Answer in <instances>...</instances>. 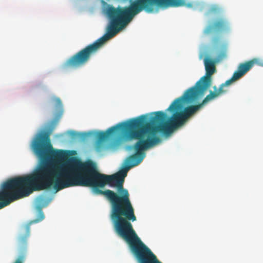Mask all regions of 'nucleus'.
Masks as SVG:
<instances>
[{"label":"nucleus","instance_id":"obj_7","mask_svg":"<svg viewBox=\"0 0 263 263\" xmlns=\"http://www.w3.org/2000/svg\"><path fill=\"white\" fill-rule=\"evenodd\" d=\"M55 105V108L57 110L59 111H62V103L61 102V100L59 98H55L53 99Z\"/></svg>","mask_w":263,"mask_h":263},{"label":"nucleus","instance_id":"obj_6","mask_svg":"<svg viewBox=\"0 0 263 263\" xmlns=\"http://www.w3.org/2000/svg\"><path fill=\"white\" fill-rule=\"evenodd\" d=\"M227 56V49L226 47L222 46L221 50L220 52L217 54L216 58V61L218 62L221 60H222L223 59H224Z\"/></svg>","mask_w":263,"mask_h":263},{"label":"nucleus","instance_id":"obj_10","mask_svg":"<svg viewBox=\"0 0 263 263\" xmlns=\"http://www.w3.org/2000/svg\"><path fill=\"white\" fill-rule=\"evenodd\" d=\"M44 201V199L42 198H39L38 199H37V202L39 203L40 204H41L42 203V202Z\"/></svg>","mask_w":263,"mask_h":263},{"label":"nucleus","instance_id":"obj_1","mask_svg":"<svg viewBox=\"0 0 263 263\" xmlns=\"http://www.w3.org/2000/svg\"><path fill=\"white\" fill-rule=\"evenodd\" d=\"M166 118L165 112L158 111L119 123L105 132L97 133L96 137L100 142L117 133L127 139L138 140L133 145L136 153L127 158L122 170L111 175L99 173L97 164L91 160L61 162L64 152L53 149L50 133L37 134L31 148L41 164L32 174L10 179L2 184L0 209L28 196L34 191L49 189L52 186L56 192L71 186L92 187L94 194L103 195L109 201L110 218L117 234L123 239H140L130 222L136 221V217L123 183L128 171L139 165L145 157L144 151L160 142L158 132L168 135L173 131L168 121H164Z\"/></svg>","mask_w":263,"mask_h":263},{"label":"nucleus","instance_id":"obj_4","mask_svg":"<svg viewBox=\"0 0 263 263\" xmlns=\"http://www.w3.org/2000/svg\"><path fill=\"white\" fill-rule=\"evenodd\" d=\"M44 214L41 208H39L38 217L34 220L31 221L23 226L21 230L20 234L17 238V246L19 256L14 263H24L27 247V240L30 235V225L42 221L44 219Z\"/></svg>","mask_w":263,"mask_h":263},{"label":"nucleus","instance_id":"obj_2","mask_svg":"<svg viewBox=\"0 0 263 263\" xmlns=\"http://www.w3.org/2000/svg\"><path fill=\"white\" fill-rule=\"evenodd\" d=\"M204 62L205 76L202 77L195 86L187 89L182 96L176 98L166 109V111L173 113L167 121L173 130L183 126L191 117L201 109L208 102L226 93L227 90L224 89V87L243 77L252 68L255 63L253 60L240 63L231 78L221 84L219 88L214 86V91L210 90V94L206 96L201 103L184 107L185 103L190 104L195 102L211 85V76L216 70L215 62L207 58L204 59Z\"/></svg>","mask_w":263,"mask_h":263},{"label":"nucleus","instance_id":"obj_9","mask_svg":"<svg viewBox=\"0 0 263 263\" xmlns=\"http://www.w3.org/2000/svg\"><path fill=\"white\" fill-rule=\"evenodd\" d=\"M219 43V40L218 38H214L212 40V45L214 48L216 49L217 45Z\"/></svg>","mask_w":263,"mask_h":263},{"label":"nucleus","instance_id":"obj_5","mask_svg":"<svg viewBox=\"0 0 263 263\" xmlns=\"http://www.w3.org/2000/svg\"><path fill=\"white\" fill-rule=\"evenodd\" d=\"M230 29L229 22L225 18H220L216 20L213 25L207 26L204 30V33L209 34L214 32L217 33L227 32Z\"/></svg>","mask_w":263,"mask_h":263},{"label":"nucleus","instance_id":"obj_3","mask_svg":"<svg viewBox=\"0 0 263 263\" xmlns=\"http://www.w3.org/2000/svg\"><path fill=\"white\" fill-rule=\"evenodd\" d=\"M121 2L131 3L129 6L117 8L101 1L103 11L108 19L106 33L92 44L87 46V63L91 57L101 48L106 41L116 35L125 27L134 16L142 11L151 13L157 12L160 8L179 7L185 6L191 8V3L186 0H118Z\"/></svg>","mask_w":263,"mask_h":263},{"label":"nucleus","instance_id":"obj_8","mask_svg":"<svg viewBox=\"0 0 263 263\" xmlns=\"http://www.w3.org/2000/svg\"><path fill=\"white\" fill-rule=\"evenodd\" d=\"M218 12V7L215 5H213L208 10V11L206 13V15H209L215 14V13H217Z\"/></svg>","mask_w":263,"mask_h":263}]
</instances>
